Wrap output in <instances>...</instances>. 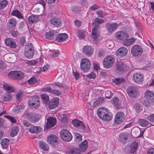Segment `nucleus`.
<instances>
[{"instance_id":"1","label":"nucleus","mask_w":154,"mask_h":154,"mask_svg":"<svg viewBox=\"0 0 154 154\" xmlns=\"http://www.w3.org/2000/svg\"><path fill=\"white\" fill-rule=\"evenodd\" d=\"M144 99L143 101L144 105L147 107L150 105V103L154 104V93L149 90H147L145 93Z\"/></svg>"},{"instance_id":"2","label":"nucleus","mask_w":154,"mask_h":154,"mask_svg":"<svg viewBox=\"0 0 154 154\" xmlns=\"http://www.w3.org/2000/svg\"><path fill=\"white\" fill-rule=\"evenodd\" d=\"M97 114L100 118L105 121H110L112 118V115L106 108H100L97 110Z\"/></svg>"},{"instance_id":"3","label":"nucleus","mask_w":154,"mask_h":154,"mask_svg":"<svg viewBox=\"0 0 154 154\" xmlns=\"http://www.w3.org/2000/svg\"><path fill=\"white\" fill-rule=\"evenodd\" d=\"M34 47L33 45L31 43H29L26 46L24 51L25 56L28 58H32L35 52Z\"/></svg>"},{"instance_id":"4","label":"nucleus","mask_w":154,"mask_h":154,"mask_svg":"<svg viewBox=\"0 0 154 154\" xmlns=\"http://www.w3.org/2000/svg\"><path fill=\"white\" fill-rule=\"evenodd\" d=\"M3 87L8 92L2 97V100L4 101H9L12 98V95L10 93L14 92V89L13 87L7 84L3 85Z\"/></svg>"},{"instance_id":"5","label":"nucleus","mask_w":154,"mask_h":154,"mask_svg":"<svg viewBox=\"0 0 154 154\" xmlns=\"http://www.w3.org/2000/svg\"><path fill=\"white\" fill-rule=\"evenodd\" d=\"M29 104L31 107L37 109L40 105L39 97L36 95L31 97L29 100Z\"/></svg>"},{"instance_id":"6","label":"nucleus","mask_w":154,"mask_h":154,"mask_svg":"<svg viewBox=\"0 0 154 154\" xmlns=\"http://www.w3.org/2000/svg\"><path fill=\"white\" fill-rule=\"evenodd\" d=\"M8 75L14 79L21 80L23 78L24 74L22 71L16 70L11 71L8 73Z\"/></svg>"},{"instance_id":"7","label":"nucleus","mask_w":154,"mask_h":154,"mask_svg":"<svg viewBox=\"0 0 154 154\" xmlns=\"http://www.w3.org/2000/svg\"><path fill=\"white\" fill-rule=\"evenodd\" d=\"M127 92L129 96L131 98H135L139 94L138 89L135 86H131L127 89Z\"/></svg>"},{"instance_id":"8","label":"nucleus","mask_w":154,"mask_h":154,"mask_svg":"<svg viewBox=\"0 0 154 154\" xmlns=\"http://www.w3.org/2000/svg\"><path fill=\"white\" fill-rule=\"evenodd\" d=\"M115 60L114 57L111 56H107L103 60V65L106 69L111 67L115 62Z\"/></svg>"},{"instance_id":"9","label":"nucleus","mask_w":154,"mask_h":154,"mask_svg":"<svg viewBox=\"0 0 154 154\" xmlns=\"http://www.w3.org/2000/svg\"><path fill=\"white\" fill-rule=\"evenodd\" d=\"M60 136L63 140L67 142L70 141L72 137L71 133L66 129H63L61 131Z\"/></svg>"},{"instance_id":"10","label":"nucleus","mask_w":154,"mask_h":154,"mask_svg":"<svg viewBox=\"0 0 154 154\" xmlns=\"http://www.w3.org/2000/svg\"><path fill=\"white\" fill-rule=\"evenodd\" d=\"M131 52L133 56L139 57L141 56L143 52V50L141 46L138 45H135L132 47Z\"/></svg>"},{"instance_id":"11","label":"nucleus","mask_w":154,"mask_h":154,"mask_svg":"<svg viewBox=\"0 0 154 154\" xmlns=\"http://www.w3.org/2000/svg\"><path fill=\"white\" fill-rule=\"evenodd\" d=\"M91 63L87 58H83L81 60V69L83 72H87L90 69Z\"/></svg>"},{"instance_id":"12","label":"nucleus","mask_w":154,"mask_h":154,"mask_svg":"<svg viewBox=\"0 0 154 154\" xmlns=\"http://www.w3.org/2000/svg\"><path fill=\"white\" fill-rule=\"evenodd\" d=\"M25 115L27 118L32 122H37L41 118L40 115L37 114L35 113H26Z\"/></svg>"},{"instance_id":"13","label":"nucleus","mask_w":154,"mask_h":154,"mask_svg":"<svg viewBox=\"0 0 154 154\" xmlns=\"http://www.w3.org/2000/svg\"><path fill=\"white\" fill-rule=\"evenodd\" d=\"M125 119V114L123 112H117L115 117L114 122L116 124H119L121 123Z\"/></svg>"},{"instance_id":"14","label":"nucleus","mask_w":154,"mask_h":154,"mask_svg":"<svg viewBox=\"0 0 154 154\" xmlns=\"http://www.w3.org/2000/svg\"><path fill=\"white\" fill-rule=\"evenodd\" d=\"M115 37L118 39L124 41L128 39V34L123 32H118L115 34Z\"/></svg>"},{"instance_id":"15","label":"nucleus","mask_w":154,"mask_h":154,"mask_svg":"<svg viewBox=\"0 0 154 154\" xmlns=\"http://www.w3.org/2000/svg\"><path fill=\"white\" fill-rule=\"evenodd\" d=\"M82 51L85 54L88 56L91 57L93 54L94 49L91 46L86 45L83 47Z\"/></svg>"},{"instance_id":"16","label":"nucleus","mask_w":154,"mask_h":154,"mask_svg":"<svg viewBox=\"0 0 154 154\" xmlns=\"http://www.w3.org/2000/svg\"><path fill=\"white\" fill-rule=\"evenodd\" d=\"M72 123L75 127H76L78 129L84 131L85 126L83 123L78 119L72 120Z\"/></svg>"},{"instance_id":"17","label":"nucleus","mask_w":154,"mask_h":154,"mask_svg":"<svg viewBox=\"0 0 154 154\" xmlns=\"http://www.w3.org/2000/svg\"><path fill=\"white\" fill-rule=\"evenodd\" d=\"M58 138L55 135H50L48 137L47 141L53 146H56L57 144Z\"/></svg>"},{"instance_id":"18","label":"nucleus","mask_w":154,"mask_h":154,"mask_svg":"<svg viewBox=\"0 0 154 154\" xmlns=\"http://www.w3.org/2000/svg\"><path fill=\"white\" fill-rule=\"evenodd\" d=\"M59 99L57 97L54 98L51 100L49 104V108L53 109L57 107L59 104Z\"/></svg>"},{"instance_id":"19","label":"nucleus","mask_w":154,"mask_h":154,"mask_svg":"<svg viewBox=\"0 0 154 154\" xmlns=\"http://www.w3.org/2000/svg\"><path fill=\"white\" fill-rule=\"evenodd\" d=\"M17 24L16 19L14 18H11L9 19L7 23L8 28L9 29H14Z\"/></svg>"},{"instance_id":"20","label":"nucleus","mask_w":154,"mask_h":154,"mask_svg":"<svg viewBox=\"0 0 154 154\" xmlns=\"http://www.w3.org/2000/svg\"><path fill=\"white\" fill-rule=\"evenodd\" d=\"M128 52L127 48L125 47L120 48L118 49L116 51V54L120 57L126 56Z\"/></svg>"},{"instance_id":"21","label":"nucleus","mask_w":154,"mask_h":154,"mask_svg":"<svg viewBox=\"0 0 154 154\" xmlns=\"http://www.w3.org/2000/svg\"><path fill=\"white\" fill-rule=\"evenodd\" d=\"M50 23L57 27H60L61 24L60 20L55 17H53L51 18L50 21Z\"/></svg>"},{"instance_id":"22","label":"nucleus","mask_w":154,"mask_h":154,"mask_svg":"<svg viewBox=\"0 0 154 154\" xmlns=\"http://www.w3.org/2000/svg\"><path fill=\"white\" fill-rule=\"evenodd\" d=\"M57 120L55 118L49 117L47 119L46 127L47 128H49L54 126L56 124Z\"/></svg>"},{"instance_id":"23","label":"nucleus","mask_w":154,"mask_h":154,"mask_svg":"<svg viewBox=\"0 0 154 154\" xmlns=\"http://www.w3.org/2000/svg\"><path fill=\"white\" fill-rule=\"evenodd\" d=\"M134 79L135 82L137 84L142 83L143 79V76L142 74L137 73L134 75Z\"/></svg>"},{"instance_id":"24","label":"nucleus","mask_w":154,"mask_h":154,"mask_svg":"<svg viewBox=\"0 0 154 154\" xmlns=\"http://www.w3.org/2000/svg\"><path fill=\"white\" fill-rule=\"evenodd\" d=\"M5 43L8 46L11 48H15L17 46L15 42L11 38L6 39Z\"/></svg>"},{"instance_id":"25","label":"nucleus","mask_w":154,"mask_h":154,"mask_svg":"<svg viewBox=\"0 0 154 154\" xmlns=\"http://www.w3.org/2000/svg\"><path fill=\"white\" fill-rule=\"evenodd\" d=\"M39 15H32L28 17V20L29 24H32L39 21Z\"/></svg>"},{"instance_id":"26","label":"nucleus","mask_w":154,"mask_h":154,"mask_svg":"<svg viewBox=\"0 0 154 154\" xmlns=\"http://www.w3.org/2000/svg\"><path fill=\"white\" fill-rule=\"evenodd\" d=\"M106 26L108 31L111 32L117 28L118 25L116 23H106Z\"/></svg>"},{"instance_id":"27","label":"nucleus","mask_w":154,"mask_h":154,"mask_svg":"<svg viewBox=\"0 0 154 154\" xmlns=\"http://www.w3.org/2000/svg\"><path fill=\"white\" fill-rule=\"evenodd\" d=\"M42 128L39 126L31 125L29 129V131L32 133H38L42 131Z\"/></svg>"},{"instance_id":"28","label":"nucleus","mask_w":154,"mask_h":154,"mask_svg":"<svg viewBox=\"0 0 154 154\" xmlns=\"http://www.w3.org/2000/svg\"><path fill=\"white\" fill-rule=\"evenodd\" d=\"M68 37V35L66 33H60L56 37V40L59 42H62Z\"/></svg>"},{"instance_id":"29","label":"nucleus","mask_w":154,"mask_h":154,"mask_svg":"<svg viewBox=\"0 0 154 154\" xmlns=\"http://www.w3.org/2000/svg\"><path fill=\"white\" fill-rule=\"evenodd\" d=\"M128 138V134L127 132L120 133L119 135V140L122 143L125 144Z\"/></svg>"},{"instance_id":"30","label":"nucleus","mask_w":154,"mask_h":154,"mask_svg":"<svg viewBox=\"0 0 154 154\" xmlns=\"http://www.w3.org/2000/svg\"><path fill=\"white\" fill-rule=\"evenodd\" d=\"M38 145L40 148L44 151H47L49 149L48 145L43 141H41L39 142Z\"/></svg>"},{"instance_id":"31","label":"nucleus","mask_w":154,"mask_h":154,"mask_svg":"<svg viewBox=\"0 0 154 154\" xmlns=\"http://www.w3.org/2000/svg\"><path fill=\"white\" fill-rule=\"evenodd\" d=\"M88 146V143L86 140H85L83 141L81 144H79V146L80 151L85 152L87 149Z\"/></svg>"},{"instance_id":"32","label":"nucleus","mask_w":154,"mask_h":154,"mask_svg":"<svg viewBox=\"0 0 154 154\" xmlns=\"http://www.w3.org/2000/svg\"><path fill=\"white\" fill-rule=\"evenodd\" d=\"M125 66V64L123 62L121 61H118L116 63V68L118 71L123 72L124 70Z\"/></svg>"},{"instance_id":"33","label":"nucleus","mask_w":154,"mask_h":154,"mask_svg":"<svg viewBox=\"0 0 154 154\" xmlns=\"http://www.w3.org/2000/svg\"><path fill=\"white\" fill-rule=\"evenodd\" d=\"M138 124L142 127L151 126V124L149 123L148 121L146 120L142 119H139L138 121Z\"/></svg>"},{"instance_id":"34","label":"nucleus","mask_w":154,"mask_h":154,"mask_svg":"<svg viewBox=\"0 0 154 154\" xmlns=\"http://www.w3.org/2000/svg\"><path fill=\"white\" fill-rule=\"evenodd\" d=\"M42 91L44 92L47 91L49 92L52 93L55 95H58L60 94L59 91L53 89L51 87H45L42 89Z\"/></svg>"},{"instance_id":"35","label":"nucleus","mask_w":154,"mask_h":154,"mask_svg":"<svg viewBox=\"0 0 154 154\" xmlns=\"http://www.w3.org/2000/svg\"><path fill=\"white\" fill-rule=\"evenodd\" d=\"M100 35V32L97 30L96 27H94L92 30V32L91 35L92 37L94 39H97Z\"/></svg>"},{"instance_id":"36","label":"nucleus","mask_w":154,"mask_h":154,"mask_svg":"<svg viewBox=\"0 0 154 154\" xmlns=\"http://www.w3.org/2000/svg\"><path fill=\"white\" fill-rule=\"evenodd\" d=\"M104 22V20L103 19L96 18L94 19V20L92 23V25L94 26V27H96L97 29H98L100 27L98 25L103 23Z\"/></svg>"},{"instance_id":"37","label":"nucleus","mask_w":154,"mask_h":154,"mask_svg":"<svg viewBox=\"0 0 154 154\" xmlns=\"http://www.w3.org/2000/svg\"><path fill=\"white\" fill-rule=\"evenodd\" d=\"M9 142V140L7 138H4L1 141L0 143L3 149H6L8 146Z\"/></svg>"},{"instance_id":"38","label":"nucleus","mask_w":154,"mask_h":154,"mask_svg":"<svg viewBox=\"0 0 154 154\" xmlns=\"http://www.w3.org/2000/svg\"><path fill=\"white\" fill-rule=\"evenodd\" d=\"M19 128L17 126L13 127L11 129L10 132V135L11 137H14L16 135L19 131Z\"/></svg>"},{"instance_id":"39","label":"nucleus","mask_w":154,"mask_h":154,"mask_svg":"<svg viewBox=\"0 0 154 154\" xmlns=\"http://www.w3.org/2000/svg\"><path fill=\"white\" fill-rule=\"evenodd\" d=\"M138 146V144L137 142H135L133 143L130 147L129 149V152L130 153H134L137 150Z\"/></svg>"},{"instance_id":"40","label":"nucleus","mask_w":154,"mask_h":154,"mask_svg":"<svg viewBox=\"0 0 154 154\" xmlns=\"http://www.w3.org/2000/svg\"><path fill=\"white\" fill-rule=\"evenodd\" d=\"M113 103L115 106L118 108H119L121 107V104L120 101H119L118 97H114L112 99Z\"/></svg>"},{"instance_id":"41","label":"nucleus","mask_w":154,"mask_h":154,"mask_svg":"<svg viewBox=\"0 0 154 154\" xmlns=\"http://www.w3.org/2000/svg\"><path fill=\"white\" fill-rule=\"evenodd\" d=\"M55 31H50L46 33V38L48 39H52L54 37V35Z\"/></svg>"},{"instance_id":"42","label":"nucleus","mask_w":154,"mask_h":154,"mask_svg":"<svg viewBox=\"0 0 154 154\" xmlns=\"http://www.w3.org/2000/svg\"><path fill=\"white\" fill-rule=\"evenodd\" d=\"M125 40L123 42V44L126 46H128L132 45L135 41V39L134 38H131Z\"/></svg>"},{"instance_id":"43","label":"nucleus","mask_w":154,"mask_h":154,"mask_svg":"<svg viewBox=\"0 0 154 154\" xmlns=\"http://www.w3.org/2000/svg\"><path fill=\"white\" fill-rule=\"evenodd\" d=\"M41 97L44 103H47L49 101V96L47 94H43L41 95Z\"/></svg>"},{"instance_id":"44","label":"nucleus","mask_w":154,"mask_h":154,"mask_svg":"<svg viewBox=\"0 0 154 154\" xmlns=\"http://www.w3.org/2000/svg\"><path fill=\"white\" fill-rule=\"evenodd\" d=\"M81 151L79 149L73 148L70 149L68 154H80Z\"/></svg>"},{"instance_id":"45","label":"nucleus","mask_w":154,"mask_h":154,"mask_svg":"<svg viewBox=\"0 0 154 154\" xmlns=\"http://www.w3.org/2000/svg\"><path fill=\"white\" fill-rule=\"evenodd\" d=\"M11 15L17 17L19 18H22V16L20 12L17 10H14L11 13Z\"/></svg>"},{"instance_id":"46","label":"nucleus","mask_w":154,"mask_h":154,"mask_svg":"<svg viewBox=\"0 0 154 154\" xmlns=\"http://www.w3.org/2000/svg\"><path fill=\"white\" fill-rule=\"evenodd\" d=\"M125 80L122 78H117L115 79L113 82L116 84L118 85L124 82Z\"/></svg>"},{"instance_id":"47","label":"nucleus","mask_w":154,"mask_h":154,"mask_svg":"<svg viewBox=\"0 0 154 154\" xmlns=\"http://www.w3.org/2000/svg\"><path fill=\"white\" fill-rule=\"evenodd\" d=\"M74 135L75 140L77 142H79L82 140V136L80 134L78 133H75Z\"/></svg>"},{"instance_id":"48","label":"nucleus","mask_w":154,"mask_h":154,"mask_svg":"<svg viewBox=\"0 0 154 154\" xmlns=\"http://www.w3.org/2000/svg\"><path fill=\"white\" fill-rule=\"evenodd\" d=\"M37 82V80L33 77L31 78L28 81L29 84L30 85H34L36 84Z\"/></svg>"},{"instance_id":"49","label":"nucleus","mask_w":154,"mask_h":154,"mask_svg":"<svg viewBox=\"0 0 154 154\" xmlns=\"http://www.w3.org/2000/svg\"><path fill=\"white\" fill-rule=\"evenodd\" d=\"M105 95L106 98L110 99L112 96V94L110 91H107L105 92Z\"/></svg>"},{"instance_id":"50","label":"nucleus","mask_w":154,"mask_h":154,"mask_svg":"<svg viewBox=\"0 0 154 154\" xmlns=\"http://www.w3.org/2000/svg\"><path fill=\"white\" fill-rule=\"evenodd\" d=\"M21 123L25 126L29 127L31 126V124L26 120H22Z\"/></svg>"},{"instance_id":"51","label":"nucleus","mask_w":154,"mask_h":154,"mask_svg":"<svg viewBox=\"0 0 154 154\" xmlns=\"http://www.w3.org/2000/svg\"><path fill=\"white\" fill-rule=\"evenodd\" d=\"M96 14L98 15V17L100 18H103L104 16V13L102 10H99L96 11Z\"/></svg>"},{"instance_id":"52","label":"nucleus","mask_w":154,"mask_h":154,"mask_svg":"<svg viewBox=\"0 0 154 154\" xmlns=\"http://www.w3.org/2000/svg\"><path fill=\"white\" fill-rule=\"evenodd\" d=\"M6 118L8 119L12 123H15L16 122V119L13 117L8 116H5Z\"/></svg>"},{"instance_id":"53","label":"nucleus","mask_w":154,"mask_h":154,"mask_svg":"<svg viewBox=\"0 0 154 154\" xmlns=\"http://www.w3.org/2000/svg\"><path fill=\"white\" fill-rule=\"evenodd\" d=\"M99 8V7L98 5L95 4L94 5L91 6L89 8L90 10L91 11H94Z\"/></svg>"},{"instance_id":"54","label":"nucleus","mask_w":154,"mask_h":154,"mask_svg":"<svg viewBox=\"0 0 154 154\" xmlns=\"http://www.w3.org/2000/svg\"><path fill=\"white\" fill-rule=\"evenodd\" d=\"M147 119L152 122H154V114H152L148 116Z\"/></svg>"},{"instance_id":"55","label":"nucleus","mask_w":154,"mask_h":154,"mask_svg":"<svg viewBox=\"0 0 154 154\" xmlns=\"http://www.w3.org/2000/svg\"><path fill=\"white\" fill-rule=\"evenodd\" d=\"M5 60L7 61L8 62H9V63L11 62L12 60H11V56L10 54L6 55L5 56Z\"/></svg>"},{"instance_id":"56","label":"nucleus","mask_w":154,"mask_h":154,"mask_svg":"<svg viewBox=\"0 0 154 154\" xmlns=\"http://www.w3.org/2000/svg\"><path fill=\"white\" fill-rule=\"evenodd\" d=\"M78 36L80 39L83 38L84 37V34L82 31H78Z\"/></svg>"},{"instance_id":"57","label":"nucleus","mask_w":154,"mask_h":154,"mask_svg":"<svg viewBox=\"0 0 154 154\" xmlns=\"http://www.w3.org/2000/svg\"><path fill=\"white\" fill-rule=\"evenodd\" d=\"M88 77L90 78V79H94L96 77V75L93 72H92L89 74H88L87 75Z\"/></svg>"},{"instance_id":"58","label":"nucleus","mask_w":154,"mask_h":154,"mask_svg":"<svg viewBox=\"0 0 154 154\" xmlns=\"http://www.w3.org/2000/svg\"><path fill=\"white\" fill-rule=\"evenodd\" d=\"M26 42L25 39L24 37H22L20 38L19 42L21 45H23Z\"/></svg>"},{"instance_id":"59","label":"nucleus","mask_w":154,"mask_h":154,"mask_svg":"<svg viewBox=\"0 0 154 154\" xmlns=\"http://www.w3.org/2000/svg\"><path fill=\"white\" fill-rule=\"evenodd\" d=\"M49 68V66L47 64L43 67L41 68V71L42 72H45Z\"/></svg>"},{"instance_id":"60","label":"nucleus","mask_w":154,"mask_h":154,"mask_svg":"<svg viewBox=\"0 0 154 154\" xmlns=\"http://www.w3.org/2000/svg\"><path fill=\"white\" fill-rule=\"evenodd\" d=\"M60 54L59 51L58 50L54 51L51 54L52 56L53 57H56L58 56Z\"/></svg>"},{"instance_id":"61","label":"nucleus","mask_w":154,"mask_h":154,"mask_svg":"<svg viewBox=\"0 0 154 154\" xmlns=\"http://www.w3.org/2000/svg\"><path fill=\"white\" fill-rule=\"evenodd\" d=\"M100 105H101L104 102V99L103 97H98V100H97Z\"/></svg>"},{"instance_id":"62","label":"nucleus","mask_w":154,"mask_h":154,"mask_svg":"<svg viewBox=\"0 0 154 154\" xmlns=\"http://www.w3.org/2000/svg\"><path fill=\"white\" fill-rule=\"evenodd\" d=\"M11 35L14 37H16L19 34L18 32L17 31H12L11 32Z\"/></svg>"},{"instance_id":"63","label":"nucleus","mask_w":154,"mask_h":154,"mask_svg":"<svg viewBox=\"0 0 154 154\" xmlns=\"http://www.w3.org/2000/svg\"><path fill=\"white\" fill-rule=\"evenodd\" d=\"M38 61L35 60H32L29 62V64L30 65H34L37 64Z\"/></svg>"},{"instance_id":"64","label":"nucleus","mask_w":154,"mask_h":154,"mask_svg":"<svg viewBox=\"0 0 154 154\" xmlns=\"http://www.w3.org/2000/svg\"><path fill=\"white\" fill-rule=\"evenodd\" d=\"M147 154H154V148H152L148 150Z\"/></svg>"}]
</instances>
